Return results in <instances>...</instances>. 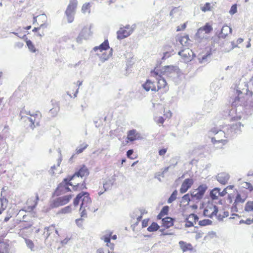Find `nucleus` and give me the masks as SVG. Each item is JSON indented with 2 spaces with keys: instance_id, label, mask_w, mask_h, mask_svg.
<instances>
[{
  "instance_id": "1",
  "label": "nucleus",
  "mask_w": 253,
  "mask_h": 253,
  "mask_svg": "<svg viewBox=\"0 0 253 253\" xmlns=\"http://www.w3.org/2000/svg\"><path fill=\"white\" fill-rule=\"evenodd\" d=\"M235 89L236 96L232 98V108L230 110L229 115L231 116V119L232 121H237L242 118L245 119L253 112V96L252 100L249 102L245 101L243 96V91L237 85H235Z\"/></svg>"
},
{
  "instance_id": "2",
  "label": "nucleus",
  "mask_w": 253,
  "mask_h": 253,
  "mask_svg": "<svg viewBox=\"0 0 253 253\" xmlns=\"http://www.w3.org/2000/svg\"><path fill=\"white\" fill-rule=\"evenodd\" d=\"M208 189V186L206 184H201L194 190L190 191L182 197L181 202H187L186 206L188 205L191 201H200L204 197L205 194Z\"/></svg>"
},
{
  "instance_id": "3",
  "label": "nucleus",
  "mask_w": 253,
  "mask_h": 253,
  "mask_svg": "<svg viewBox=\"0 0 253 253\" xmlns=\"http://www.w3.org/2000/svg\"><path fill=\"white\" fill-rule=\"evenodd\" d=\"M178 66L174 65H167L162 67L160 70H156L154 69L151 70V74L153 77H157V75L163 76L166 75L171 77L176 74H177L179 71Z\"/></svg>"
},
{
  "instance_id": "4",
  "label": "nucleus",
  "mask_w": 253,
  "mask_h": 253,
  "mask_svg": "<svg viewBox=\"0 0 253 253\" xmlns=\"http://www.w3.org/2000/svg\"><path fill=\"white\" fill-rule=\"evenodd\" d=\"M222 128L225 131V138L231 139L236 137L238 134L241 132V126H244L241 122L235 124L222 125Z\"/></svg>"
},
{
  "instance_id": "5",
  "label": "nucleus",
  "mask_w": 253,
  "mask_h": 253,
  "mask_svg": "<svg viewBox=\"0 0 253 253\" xmlns=\"http://www.w3.org/2000/svg\"><path fill=\"white\" fill-rule=\"evenodd\" d=\"M155 77L157 80L156 92H158V94L160 95V97H161L162 94L166 93L169 90V87L166 79L162 76L159 74Z\"/></svg>"
},
{
  "instance_id": "6",
  "label": "nucleus",
  "mask_w": 253,
  "mask_h": 253,
  "mask_svg": "<svg viewBox=\"0 0 253 253\" xmlns=\"http://www.w3.org/2000/svg\"><path fill=\"white\" fill-rule=\"evenodd\" d=\"M72 197V195H67L57 198L50 202V208L54 209L64 206L70 202Z\"/></svg>"
},
{
  "instance_id": "7",
  "label": "nucleus",
  "mask_w": 253,
  "mask_h": 253,
  "mask_svg": "<svg viewBox=\"0 0 253 253\" xmlns=\"http://www.w3.org/2000/svg\"><path fill=\"white\" fill-rule=\"evenodd\" d=\"M211 131L216 135L218 142H226L227 140H223L222 138H225V132L222 128V126H220L219 127H214L211 128Z\"/></svg>"
},
{
  "instance_id": "8",
  "label": "nucleus",
  "mask_w": 253,
  "mask_h": 253,
  "mask_svg": "<svg viewBox=\"0 0 253 253\" xmlns=\"http://www.w3.org/2000/svg\"><path fill=\"white\" fill-rule=\"evenodd\" d=\"M91 35L90 26L89 28L84 27L83 28L79 36L76 38V41L78 43H81L83 40H87Z\"/></svg>"
},
{
  "instance_id": "9",
  "label": "nucleus",
  "mask_w": 253,
  "mask_h": 253,
  "mask_svg": "<svg viewBox=\"0 0 253 253\" xmlns=\"http://www.w3.org/2000/svg\"><path fill=\"white\" fill-rule=\"evenodd\" d=\"M194 181L191 178L185 179L182 182L179 192L181 194L185 193L193 185Z\"/></svg>"
},
{
  "instance_id": "10",
  "label": "nucleus",
  "mask_w": 253,
  "mask_h": 253,
  "mask_svg": "<svg viewBox=\"0 0 253 253\" xmlns=\"http://www.w3.org/2000/svg\"><path fill=\"white\" fill-rule=\"evenodd\" d=\"M127 139L128 141L132 142L136 140H141L143 137L141 134L137 131L135 129L129 130L127 133Z\"/></svg>"
},
{
  "instance_id": "11",
  "label": "nucleus",
  "mask_w": 253,
  "mask_h": 253,
  "mask_svg": "<svg viewBox=\"0 0 253 253\" xmlns=\"http://www.w3.org/2000/svg\"><path fill=\"white\" fill-rule=\"evenodd\" d=\"M66 180L63 179L62 181L60 182L57 186L54 191L53 192L52 197L53 198L55 196H59L62 194L65 193V188L66 185H67Z\"/></svg>"
},
{
  "instance_id": "12",
  "label": "nucleus",
  "mask_w": 253,
  "mask_h": 253,
  "mask_svg": "<svg viewBox=\"0 0 253 253\" xmlns=\"http://www.w3.org/2000/svg\"><path fill=\"white\" fill-rule=\"evenodd\" d=\"M75 172L77 177L81 178L84 176L86 177L89 174V169L84 164L81 165L78 169H76Z\"/></svg>"
},
{
  "instance_id": "13",
  "label": "nucleus",
  "mask_w": 253,
  "mask_h": 253,
  "mask_svg": "<svg viewBox=\"0 0 253 253\" xmlns=\"http://www.w3.org/2000/svg\"><path fill=\"white\" fill-rule=\"evenodd\" d=\"M132 28H131L128 31H127L126 29H125L121 28L117 32V38L119 40H123L130 35L132 33Z\"/></svg>"
},
{
  "instance_id": "14",
  "label": "nucleus",
  "mask_w": 253,
  "mask_h": 253,
  "mask_svg": "<svg viewBox=\"0 0 253 253\" xmlns=\"http://www.w3.org/2000/svg\"><path fill=\"white\" fill-rule=\"evenodd\" d=\"M142 86L146 91L151 90L152 91L156 92V85L155 83L149 79H147Z\"/></svg>"
},
{
  "instance_id": "15",
  "label": "nucleus",
  "mask_w": 253,
  "mask_h": 253,
  "mask_svg": "<svg viewBox=\"0 0 253 253\" xmlns=\"http://www.w3.org/2000/svg\"><path fill=\"white\" fill-rule=\"evenodd\" d=\"M175 221V218L166 216L162 219V226L166 228H169L172 226Z\"/></svg>"
},
{
  "instance_id": "16",
  "label": "nucleus",
  "mask_w": 253,
  "mask_h": 253,
  "mask_svg": "<svg viewBox=\"0 0 253 253\" xmlns=\"http://www.w3.org/2000/svg\"><path fill=\"white\" fill-rule=\"evenodd\" d=\"M51 102L53 107L49 111V113L51 114L52 117H55L60 110V104L58 102H56L54 100H51Z\"/></svg>"
},
{
  "instance_id": "17",
  "label": "nucleus",
  "mask_w": 253,
  "mask_h": 253,
  "mask_svg": "<svg viewBox=\"0 0 253 253\" xmlns=\"http://www.w3.org/2000/svg\"><path fill=\"white\" fill-rule=\"evenodd\" d=\"M84 193H86L83 194L82 195V197L84 195H86V198H84L83 201L81 202V204H80V210H82V209L84 208H87L88 209H89L90 208L89 206L92 202L91 199L90 197L89 193L85 191H84Z\"/></svg>"
},
{
  "instance_id": "18",
  "label": "nucleus",
  "mask_w": 253,
  "mask_h": 253,
  "mask_svg": "<svg viewBox=\"0 0 253 253\" xmlns=\"http://www.w3.org/2000/svg\"><path fill=\"white\" fill-rule=\"evenodd\" d=\"M230 176L228 173L226 172H221L216 176L217 180L221 184L225 185L229 180Z\"/></svg>"
},
{
  "instance_id": "19",
  "label": "nucleus",
  "mask_w": 253,
  "mask_h": 253,
  "mask_svg": "<svg viewBox=\"0 0 253 253\" xmlns=\"http://www.w3.org/2000/svg\"><path fill=\"white\" fill-rule=\"evenodd\" d=\"M108 49H110L109 43L108 40L106 39L99 45L94 47L93 50L94 51H97L99 50L101 52L103 50H106Z\"/></svg>"
},
{
  "instance_id": "20",
  "label": "nucleus",
  "mask_w": 253,
  "mask_h": 253,
  "mask_svg": "<svg viewBox=\"0 0 253 253\" xmlns=\"http://www.w3.org/2000/svg\"><path fill=\"white\" fill-rule=\"evenodd\" d=\"M206 34L203 32L201 28H199L195 35V40H196L199 42H201L202 40L208 39V37L206 35Z\"/></svg>"
},
{
  "instance_id": "21",
  "label": "nucleus",
  "mask_w": 253,
  "mask_h": 253,
  "mask_svg": "<svg viewBox=\"0 0 253 253\" xmlns=\"http://www.w3.org/2000/svg\"><path fill=\"white\" fill-rule=\"evenodd\" d=\"M224 30H229V33H231L232 31V28L231 27L226 25H225L223 26L220 32H218L217 31L215 33V35H218L220 38V39H225L228 35V33L224 32Z\"/></svg>"
},
{
  "instance_id": "22",
  "label": "nucleus",
  "mask_w": 253,
  "mask_h": 253,
  "mask_svg": "<svg viewBox=\"0 0 253 253\" xmlns=\"http://www.w3.org/2000/svg\"><path fill=\"white\" fill-rule=\"evenodd\" d=\"M179 245L183 252L192 251L193 250V248L191 243H187L183 241H180L179 242Z\"/></svg>"
},
{
  "instance_id": "23",
  "label": "nucleus",
  "mask_w": 253,
  "mask_h": 253,
  "mask_svg": "<svg viewBox=\"0 0 253 253\" xmlns=\"http://www.w3.org/2000/svg\"><path fill=\"white\" fill-rule=\"evenodd\" d=\"M249 84L250 85V89L249 88V84H245V86L247 87V88L245 89L246 93L243 92L244 94H246V95H249L251 96H253V77H252L250 82H249ZM245 90V88H243L242 91H244Z\"/></svg>"
},
{
  "instance_id": "24",
  "label": "nucleus",
  "mask_w": 253,
  "mask_h": 253,
  "mask_svg": "<svg viewBox=\"0 0 253 253\" xmlns=\"http://www.w3.org/2000/svg\"><path fill=\"white\" fill-rule=\"evenodd\" d=\"M77 0H70L69 4L65 11V13H68L69 12L73 13L77 6Z\"/></svg>"
},
{
  "instance_id": "25",
  "label": "nucleus",
  "mask_w": 253,
  "mask_h": 253,
  "mask_svg": "<svg viewBox=\"0 0 253 253\" xmlns=\"http://www.w3.org/2000/svg\"><path fill=\"white\" fill-rule=\"evenodd\" d=\"M24 119L25 122L28 124L29 126L32 129H34V128L36 127V126L39 125V122H37L36 125H35V119H33L31 117H26L24 118Z\"/></svg>"
},
{
  "instance_id": "26",
  "label": "nucleus",
  "mask_w": 253,
  "mask_h": 253,
  "mask_svg": "<svg viewBox=\"0 0 253 253\" xmlns=\"http://www.w3.org/2000/svg\"><path fill=\"white\" fill-rule=\"evenodd\" d=\"M220 188L219 187H215L212 189L211 190L209 193V196L212 200H217L218 198V192L220 191Z\"/></svg>"
},
{
  "instance_id": "27",
  "label": "nucleus",
  "mask_w": 253,
  "mask_h": 253,
  "mask_svg": "<svg viewBox=\"0 0 253 253\" xmlns=\"http://www.w3.org/2000/svg\"><path fill=\"white\" fill-rule=\"evenodd\" d=\"M9 250V245L7 242L0 241V253H7Z\"/></svg>"
},
{
  "instance_id": "28",
  "label": "nucleus",
  "mask_w": 253,
  "mask_h": 253,
  "mask_svg": "<svg viewBox=\"0 0 253 253\" xmlns=\"http://www.w3.org/2000/svg\"><path fill=\"white\" fill-rule=\"evenodd\" d=\"M71 186L72 187L73 190L75 191L87 189L85 179L84 180L82 183H78L76 185L73 184Z\"/></svg>"
},
{
  "instance_id": "29",
  "label": "nucleus",
  "mask_w": 253,
  "mask_h": 253,
  "mask_svg": "<svg viewBox=\"0 0 253 253\" xmlns=\"http://www.w3.org/2000/svg\"><path fill=\"white\" fill-rule=\"evenodd\" d=\"M113 52V48H110L109 53L107 54L106 52H104L99 56V59L102 62L107 61L110 57L112 56Z\"/></svg>"
},
{
  "instance_id": "30",
  "label": "nucleus",
  "mask_w": 253,
  "mask_h": 253,
  "mask_svg": "<svg viewBox=\"0 0 253 253\" xmlns=\"http://www.w3.org/2000/svg\"><path fill=\"white\" fill-rule=\"evenodd\" d=\"M235 190L237 192V194L235 197V199L234 202H235L236 204H238L239 203H244L247 198V196H245L244 197H243V198H242L241 194L239 192H238L237 189H235Z\"/></svg>"
},
{
  "instance_id": "31",
  "label": "nucleus",
  "mask_w": 253,
  "mask_h": 253,
  "mask_svg": "<svg viewBox=\"0 0 253 253\" xmlns=\"http://www.w3.org/2000/svg\"><path fill=\"white\" fill-rule=\"evenodd\" d=\"M115 181V178L114 177V176H112L111 179L107 180L106 182L103 184V188L105 191H107L110 188H111L113 185Z\"/></svg>"
},
{
  "instance_id": "32",
  "label": "nucleus",
  "mask_w": 253,
  "mask_h": 253,
  "mask_svg": "<svg viewBox=\"0 0 253 253\" xmlns=\"http://www.w3.org/2000/svg\"><path fill=\"white\" fill-rule=\"evenodd\" d=\"M200 28L206 34H210L213 30L212 27L210 23H206L203 26Z\"/></svg>"
},
{
  "instance_id": "33",
  "label": "nucleus",
  "mask_w": 253,
  "mask_h": 253,
  "mask_svg": "<svg viewBox=\"0 0 253 253\" xmlns=\"http://www.w3.org/2000/svg\"><path fill=\"white\" fill-rule=\"evenodd\" d=\"M160 228V226L156 222H153L150 226H148L147 230L150 232L157 231Z\"/></svg>"
},
{
  "instance_id": "34",
  "label": "nucleus",
  "mask_w": 253,
  "mask_h": 253,
  "mask_svg": "<svg viewBox=\"0 0 253 253\" xmlns=\"http://www.w3.org/2000/svg\"><path fill=\"white\" fill-rule=\"evenodd\" d=\"M83 194H84V191H82L77 194L76 197L74 199L73 204L74 207H76L79 205V203L81 202V199L82 198V195Z\"/></svg>"
},
{
  "instance_id": "35",
  "label": "nucleus",
  "mask_w": 253,
  "mask_h": 253,
  "mask_svg": "<svg viewBox=\"0 0 253 253\" xmlns=\"http://www.w3.org/2000/svg\"><path fill=\"white\" fill-rule=\"evenodd\" d=\"M72 211L71 205L67 206L59 210L57 214H66L69 213Z\"/></svg>"
},
{
  "instance_id": "36",
  "label": "nucleus",
  "mask_w": 253,
  "mask_h": 253,
  "mask_svg": "<svg viewBox=\"0 0 253 253\" xmlns=\"http://www.w3.org/2000/svg\"><path fill=\"white\" fill-rule=\"evenodd\" d=\"M177 190H174L172 193L170 194L169 197L168 198L167 202L168 204H171L174 201H175L177 198Z\"/></svg>"
},
{
  "instance_id": "37",
  "label": "nucleus",
  "mask_w": 253,
  "mask_h": 253,
  "mask_svg": "<svg viewBox=\"0 0 253 253\" xmlns=\"http://www.w3.org/2000/svg\"><path fill=\"white\" fill-rule=\"evenodd\" d=\"M26 43L28 47V49L31 52L33 53H35L36 52L37 49L35 47L34 44L30 40L26 41Z\"/></svg>"
},
{
  "instance_id": "38",
  "label": "nucleus",
  "mask_w": 253,
  "mask_h": 253,
  "mask_svg": "<svg viewBox=\"0 0 253 253\" xmlns=\"http://www.w3.org/2000/svg\"><path fill=\"white\" fill-rule=\"evenodd\" d=\"M212 221L209 219H204L202 220H200L198 222V224L201 226H206L207 225H211Z\"/></svg>"
},
{
  "instance_id": "39",
  "label": "nucleus",
  "mask_w": 253,
  "mask_h": 253,
  "mask_svg": "<svg viewBox=\"0 0 253 253\" xmlns=\"http://www.w3.org/2000/svg\"><path fill=\"white\" fill-rule=\"evenodd\" d=\"M245 211L247 212L253 211V201H248L246 203Z\"/></svg>"
},
{
  "instance_id": "40",
  "label": "nucleus",
  "mask_w": 253,
  "mask_h": 253,
  "mask_svg": "<svg viewBox=\"0 0 253 253\" xmlns=\"http://www.w3.org/2000/svg\"><path fill=\"white\" fill-rule=\"evenodd\" d=\"M25 241L27 247L29 248L31 250V251H34L35 245L33 242L31 240L29 239H25Z\"/></svg>"
},
{
  "instance_id": "41",
  "label": "nucleus",
  "mask_w": 253,
  "mask_h": 253,
  "mask_svg": "<svg viewBox=\"0 0 253 253\" xmlns=\"http://www.w3.org/2000/svg\"><path fill=\"white\" fill-rule=\"evenodd\" d=\"M77 177L75 172L72 175H68L66 177L64 178V179L66 180V182L68 183V184H70V186L73 185V183L71 182L75 177Z\"/></svg>"
},
{
  "instance_id": "42",
  "label": "nucleus",
  "mask_w": 253,
  "mask_h": 253,
  "mask_svg": "<svg viewBox=\"0 0 253 253\" xmlns=\"http://www.w3.org/2000/svg\"><path fill=\"white\" fill-rule=\"evenodd\" d=\"M22 227L23 229H28L31 228L33 225V223L29 221H27L26 220H22Z\"/></svg>"
},
{
  "instance_id": "43",
  "label": "nucleus",
  "mask_w": 253,
  "mask_h": 253,
  "mask_svg": "<svg viewBox=\"0 0 253 253\" xmlns=\"http://www.w3.org/2000/svg\"><path fill=\"white\" fill-rule=\"evenodd\" d=\"M202 11L205 12L211 10V4L210 2H206L204 6L201 7Z\"/></svg>"
},
{
  "instance_id": "44",
  "label": "nucleus",
  "mask_w": 253,
  "mask_h": 253,
  "mask_svg": "<svg viewBox=\"0 0 253 253\" xmlns=\"http://www.w3.org/2000/svg\"><path fill=\"white\" fill-rule=\"evenodd\" d=\"M174 50L171 49V50L170 51H166L165 52H164L163 56L162 57V60H166L167 58L171 56V54H173L174 53Z\"/></svg>"
},
{
  "instance_id": "45",
  "label": "nucleus",
  "mask_w": 253,
  "mask_h": 253,
  "mask_svg": "<svg viewBox=\"0 0 253 253\" xmlns=\"http://www.w3.org/2000/svg\"><path fill=\"white\" fill-rule=\"evenodd\" d=\"M44 233L45 232H47L46 236H47V237H48L50 236V235L51 234V233H52V231H53L54 230V226L52 225L51 226H50V227H45L44 228Z\"/></svg>"
},
{
  "instance_id": "46",
  "label": "nucleus",
  "mask_w": 253,
  "mask_h": 253,
  "mask_svg": "<svg viewBox=\"0 0 253 253\" xmlns=\"http://www.w3.org/2000/svg\"><path fill=\"white\" fill-rule=\"evenodd\" d=\"M213 211L211 212V214L207 215V217H208L210 218H212L213 216L216 215L217 214V212L218 211V208L216 206L213 205Z\"/></svg>"
},
{
  "instance_id": "47",
  "label": "nucleus",
  "mask_w": 253,
  "mask_h": 253,
  "mask_svg": "<svg viewBox=\"0 0 253 253\" xmlns=\"http://www.w3.org/2000/svg\"><path fill=\"white\" fill-rule=\"evenodd\" d=\"M169 207L168 206H165L162 208L160 212L165 216L169 214Z\"/></svg>"
},
{
  "instance_id": "48",
  "label": "nucleus",
  "mask_w": 253,
  "mask_h": 253,
  "mask_svg": "<svg viewBox=\"0 0 253 253\" xmlns=\"http://www.w3.org/2000/svg\"><path fill=\"white\" fill-rule=\"evenodd\" d=\"M112 234V233L110 232L109 234L104 235L101 238V239L103 240L104 242L106 243V244L110 243V242L111 241V235Z\"/></svg>"
},
{
  "instance_id": "49",
  "label": "nucleus",
  "mask_w": 253,
  "mask_h": 253,
  "mask_svg": "<svg viewBox=\"0 0 253 253\" xmlns=\"http://www.w3.org/2000/svg\"><path fill=\"white\" fill-rule=\"evenodd\" d=\"M88 146L87 144H85L84 145V144L81 145L80 147L77 148L76 151V154H79L81 153H82Z\"/></svg>"
},
{
  "instance_id": "50",
  "label": "nucleus",
  "mask_w": 253,
  "mask_h": 253,
  "mask_svg": "<svg viewBox=\"0 0 253 253\" xmlns=\"http://www.w3.org/2000/svg\"><path fill=\"white\" fill-rule=\"evenodd\" d=\"M72 13H73L72 12H69L68 13H65V14H66L67 19H68V22L69 23H72L74 21V16L72 14Z\"/></svg>"
},
{
  "instance_id": "51",
  "label": "nucleus",
  "mask_w": 253,
  "mask_h": 253,
  "mask_svg": "<svg viewBox=\"0 0 253 253\" xmlns=\"http://www.w3.org/2000/svg\"><path fill=\"white\" fill-rule=\"evenodd\" d=\"M177 162H175V163L174 164L169 165V166L167 167H165V168L164 169V170H163V172H162V174H162V176H164V175H164L165 173H166V172L169 170V169H170V168H174V167H175V166L177 165Z\"/></svg>"
},
{
  "instance_id": "52",
  "label": "nucleus",
  "mask_w": 253,
  "mask_h": 253,
  "mask_svg": "<svg viewBox=\"0 0 253 253\" xmlns=\"http://www.w3.org/2000/svg\"><path fill=\"white\" fill-rule=\"evenodd\" d=\"M90 3L87 2L84 4L82 7V11L83 13L86 12L90 8Z\"/></svg>"
},
{
  "instance_id": "53",
  "label": "nucleus",
  "mask_w": 253,
  "mask_h": 253,
  "mask_svg": "<svg viewBox=\"0 0 253 253\" xmlns=\"http://www.w3.org/2000/svg\"><path fill=\"white\" fill-rule=\"evenodd\" d=\"M237 12V7L236 4H233L229 10V13L231 15H233Z\"/></svg>"
},
{
  "instance_id": "54",
  "label": "nucleus",
  "mask_w": 253,
  "mask_h": 253,
  "mask_svg": "<svg viewBox=\"0 0 253 253\" xmlns=\"http://www.w3.org/2000/svg\"><path fill=\"white\" fill-rule=\"evenodd\" d=\"M239 222L240 224L245 223L248 225H250L252 223H253V218L252 219L248 218L246 220L242 219L239 221Z\"/></svg>"
},
{
  "instance_id": "55",
  "label": "nucleus",
  "mask_w": 253,
  "mask_h": 253,
  "mask_svg": "<svg viewBox=\"0 0 253 253\" xmlns=\"http://www.w3.org/2000/svg\"><path fill=\"white\" fill-rule=\"evenodd\" d=\"M220 38L219 37V36L218 35H215V36H214L211 38V41L213 43H220Z\"/></svg>"
},
{
  "instance_id": "56",
  "label": "nucleus",
  "mask_w": 253,
  "mask_h": 253,
  "mask_svg": "<svg viewBox=\"0 0 253 253\" xmlns=\"http://www.w3.org/2000/svg\"><path fill=\"white\" fill-rule=\"evenodd\" d=\"M38 17H41L42 19H43L44 21H46V16L45 14H43L42 15H39V16H37V17H34L33 18V24H34L35 23L37 22V18Z\"/></svg>"
},
{
  "instance_id": "57",
  "label": "nucleus",
  "mask_w": 253,
  "mask_h": 253,
  "mask_svg": "<svg viewBox=\"0 0 253 253\" xmlns=\"http://www.w3.org/2000/svg\"><path fill=\"white\" fill-rule=\"evenodd\" d=\"M193 233H196V235L195 236L196 240H198L199 239L202 237L203 235L204 234V233L202 232L201 231L200 232H198V230H194L193 231Z\"/></svg>"
},
{
  "instance_id": "58",
  "label": "nucleus",
  "mask_w": 253,
  "mask_h": 253,
  "mask_svg": "<svg viewBox=\"0 0 253 253\" xmlns=\"http://www.w3.org/2000/svg\"><path fill=\"white\" fill-rule=\"evenodd\" d=\"M80 211H81L80 215H81V218H82V217L86 218L87 217V212H86V211L85 210V208L82 209V210L80 209Z\"/></svg>"
},
{
  "instance_id": "59",
  "label": "nucleus",
  "mask_w": 253,
  "mask_h": 253,
  "mask_svg": "<svg viewBox=\"0 0 253 253\" xmlns=\"http://www.w3.org/2000/svg\"><path fill=\"white\" fill-rule=\"evenodd\" d=\"M187 26V23H184L183 24H181L180 26H178L176 28V31H181L184 30Z\"/></svg>"
},
{
  "instance_id": "60",
  "label": "nucleus",
  "mask_w": 253,
  "mask_h": 253,
  "mask_svg": "<svg viewBox=\"0 0 253 253\" xmlns=\"http://www.w3.org/2000/svg\"><path fill=\"white\" fill-rule=\"evenodd\" d=\"M133 152H134L133 149H129L126 152V157L130 159H134V158L131 157V155L133 154Z\"/></svg>"
},
{
  "instance_id": "61",
  "label": "nucleus",
  "mask_w": 253,
  "mask_h": 253,
  "mask_svg": "<svg viewBox=\"0 0 253 253\" xmlns=\"http://www.w3.org/2000/svg\"><path fill=\"white\" fill-rule=\"evenodd\" d=\"M176 41H178L180 42V43L182 45L186 46V44H184V39L182 36H177L176 37Z\"/></svg>"
},
{
  "instance_id": "62",
  "label": "nucleus",
  "mask_w": 253,
  "mask_h": 253,
  "mask_svg": "<svg viewBox=\"0 0 253 253\" xmlns=\"http://www.w3.org/2000/svg\"><path fill=\"white\" fill-rule=\"evenodd\" d=\"M185 227L186 228L194 226L193 222L189 220L187 218L185 219Z\"/></svg>"
},
{
  "instance_id": "63",
  "label": "nucleus",
  "mask_w": 253,
  "mask_h": 253,
  "mask_svg": "<svg viewBox=\"0 0 253 253\" xmlns=\"http://www.w3.org/2000/svg\"><path fill=\"white\" fill-rule=\"evenodd\" d=\"M246 186L244 187L246 189H248L250 191L253 190V186L250 182H245Z\"/></svg>"
},
{
  "instance_id": "64",
  "label": "nucleus",
  "mask_w": 253,
  "mask_h": 253,
  "mask_svg": "<svg viewBox=\"0 0 253 253\" xmlns=\"http://www.w3.org/2000/svg\"><path fill=\"white\" fill-rule=\"evenodd\" d=\"M149 218L144 219L142 221V227L145 228L148 225Z\"/></svg>"
}]
</instances>
